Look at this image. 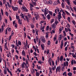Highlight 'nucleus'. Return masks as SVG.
<instances>
[{
	"mask_svg": "<svg viewBox=\"0 0 76 76\" xmlns=\"http://www.w3.org/2000/svg\"><path fill=\"white\" fill-rule=\"evenodd\" d=\"M36 13H37V12H35L34 13V15L35 16V18L36 20H38V19L39 18V15L37 14Z\"/></svg>",
	"mask_w": 76,
	"mask_h": 76,
	"instance_id": "f257e3e1",
	"label": "nucleus"
},
{
	"mask_svg": "<svg viewBox=\"0 0 76 76\" xmlns=\"http://www.w3.org/2000/svg\"><path fill=\"white\" fill-rule=\"evenodd\" d=\"M49 11L48 10V9H47V8H45V10H44V15H45V16H46V15H47V14L48 13V12Z\"/></svg>",
	"mask_w": 76,
	"mask_h": 76,
	"instance_id": "f03ea898",
	"label": "nucleus"
},
{
	"mask_svg": "<svg viewBox=\"0 0 76 76\" xmlns=\"http://www.w3.org/2000/svg\"><path fill=\"white\" fill-rule=\"evenodd\" d=\"M56 73H57L58 72V71L59 72H60V71H61V69H60V66H58L56 69Z\"/></svg>",
	"mask_w": 76,
	"mask_h": 76,
	"instance_id": "7ed1b4c3",
	"label": "nucleus"
},
{
	"mask_svg": "<svg viewBox=\"0 0 76 76\" xmlns=\"http://www.w3.org/2000/svg\"><path fill=\"white\" fill-rule=\"evenodd\" d=\"M58 19H61V12H59L58 13Z\"/></svg>",
	"mask_w": 76,
	"mask_h": 76,
	"instance_id": "20e7f679",
	"label": "nucleus"
},
{
	"mask_svg": "<svg viewBox=\"0 0 76 76\" xmlns=\"http://www.w3.org/2000/svg\"><path fill=\"white\" fill-rule=\"evenodd\" d=\"M12 9L14 11L18 10V8L16 7H14L13 6H12Z\"/></svg>",
	"mask_w": 76,
	"mask_h": 76,
	"instance_id": "39448f33",
	"label": "nucleus"
},
{
	"mask_svg": "<svg viewBox=\"0 0 76 76\" xmlns=\"http://www.w3.org/2000/svg\"><path fill=\"white\" fill-rule=\"evenodd\" d=\"M62 13L63 14H62V16L63 17L64 19H66V13H65V12L63 11V10H62Z\"/></svg>",
	"mask_w": 76,
	"mask_h": 76,
	"instance_id": "423d86ee",
	"label": "nucleus"
},
{
	"mask_svg": "<svg viewBox=\"0 0 76 76\" xmlns=\"http://www.w3.org/2000/svg\"><path fill=\"white\" fill-rule=\"evenodd\" d=\"M41 39V41L42 42H43V43H45V39L44 37H42Z\"/></svg>",
	"mask_w": 76,
	"mask_h": 76,
	"instance_id": "0eeeda50",
	"label": "nucleus"
},
{
	"mask_svg": "<svg viewBox=\"0 0 76 76\" xmlns=\"http://www.w3.org/2000/svg\"><path fill=\"white\" fill-rule=\"evenodd\" d=\"M51 26L53 29H55L56 28V24L53 23L52 25Z\"/></svg>",
	"mask_w": 76,
	"mask_h": 76,
	"instance_id": "6e6552de",
	"label": "nucleus"
},
{
	"mask_svg": "<svg viewBox=\"0 0 76 76\" xmlns=\"http://www.w3.org/2000/svg\"><path fill=\"white\" fill-rule=\"evenodd\" d=\"M46 4H51L53 3V1H48L46 2Z\"/></svg>",
	"mask_w": 76,
	"mask_h": 76,
	"instance_id": "1a4fd4ad",
	"label": "nucleus"
},
{
	"mask_svg": "<svg viewBox=\"0 0 76 76\" xmlns=\"http://www.w3.org/2000/svg\"><path fill=\"white\" fill-rule=\"evenodd\" d=\"M64 44L63 43V40H62L61 42V48L62 49L63 48V46Z\"/></svg>",
	"mask_w": 76,
	"mask_h": 76,
	"instance_id": "9d476101",
	"label": "nucleus"
},
{
	"mask_svg": "<svg viewBox=\"0 0 76 76\" xmlns=\"http://www.w3.org/2000/svg\"><path fill=\"white\" fill-rule=\"evenodd\" d=\"M4 26H1V28H2V30L0 28V32L1 33V32H3V30H4Z\"/></svg>",
	"mask_w": 76,
	"mask_h": 76,
	"instance_id": "9b49d317",
	"label": "nucleus"
},
{
	"mask_svg": "<svg viewBox=\"0 0 76 76\" xmlns=\"http://www.w3.org/2000/svg\"><path fill=\"white\" fill-rule=\"evenodd\" d=\"M22 8L23 9H24L25 11L26 12H28V9H26V7H22Z\"/></svg>",
	"mask_w": 76,
	"mask_h": 76,
	"instance_id": "f8f14e48",
	"label": "nucleus"
},
{
	"mask_svg": "<svg viewBox=\"0 0 76 76\" xmlns=\"http://www.w3.org/2000/svg\"><path fill=\"white\" fill-rule=\"evenodd\" d=\"M47 18L48 19V20H50L51 18V16L50 14H48L47 16Z\"/></svg>",
	"mask_w": 76,
	"mask_h": 76,
	"instance_id": "ddd939ff",
	"label": "nucleus"
},
{
	"mask_svg": "<svg viewBox=\"0 0 76 76\" xmlns=\"http://www.w3.org/2000/svg\"><path fill=\"white\" fill-rule=\"evenodd\" d=\"M41 47L42 50H44V48H45L44 45H42V44L41 45Z\"/></svg>",
	"mask_w": 76,
	"mask_h": 76,
	"instance_id": "4468645a",
	"label": "nucleus"
},
{
	"mask_svg": "<svg viewBox=\"0 0 76 76\" xmlns=\"http://www.w3.org/2000/svg\"><path fill=\"white\" fill-rule=\"evenodd\" d=\"M60 58V61H61V62L62 61H63V56H61V57Z\"/></svg>",
	"mask_w": 76,
	"mask_h": 76,
	"instance_id": "2eb2a0df",
	"label": "nucleus"
},
{
	"mask_svg": "<svg viewBox=\"0 0 76 76\" xmlns=\"http://www.w3.org/2000/svg\"><path fill=\"white\" fill-rule=\"evenodd\" d=\"M22 2H23V1H22V0H20V1H19V4L21 6H22Z\"/></svg>",
	"mask_w": 76,
	"mask_h": 76,
	"instance_id": "dca6fc26",
	"label": "nucleus"
},
{
	"mask_svg": "<svg viewBox=\"0 0 76 76\" xmlns=\"http://www.w3.org/2000/svg\"><path fill=\"white\" fill-rule=\"evenodd\" d=\"M61 5L62 8H64V7H65V4L63 2L62 3Z\"/></svg>",
	"mask_w": 76,
	"mask_h": 76,
	"instance_id": "f3484780",
	"label": "nucleus"
},
{
	"mask_svg": "<svg viewBox=\"0 0 76 76\" xmlns=\"http://www.w3.org/2000/svg\"><path fill=\"white\" fill-rule=\"evenodd\" d=\"M22 54H23V56H25V50H23L22 52Z\"/></svg>",
	"mask_w": 76,
	"mask_h": 76,
	"instance_id": "a211bd4d",
	"label": "nucleus"
},
{
	"mask_svg": "<svg viewBox=\"0 0 76 76\" xmlns=\"http://www.w3.org/2000/svg\"><path fill=\"white\" fill-rule=\"evenodd\" d=\"M49 13L50 15H51V16H53V12L52 11H49Z\"/></svg>",
	"mask_w": 76,
	"mask_h": 76,
	"instance_id": "6ab92c4d",
	"label": "nucleus"
},
{
	"mask_svg": "<svg viewBox=\"0 0 76 76\" xmlns=\"http://www.w3.org/2000/svg\"><path fill=\"white\" fill-rule=\"evenodd\" d=\"M68 76H72V73L70 72H69L68 74H67Z\"/></svg>",
	"mask_w": 76,
	"mask_h": 76,
	"instance_id": "aec40b11",
	"label": "nucleus"
},
{
	"mask_svg": "<svg viewBox=\"0 0 76 76\" xmlns=\"http://www.w3.org/2000/svg\"><path fill=\"white\" fill-rule=\"evenodd\" d=\"M18 23L20 25H21L22 23V21L20 20V19H19L18 20Z\"/></svg>",
	"mask_w": 76,
	"mask_h": 76,
	"instance_id": "412c9836",
	"label": "nucleus"
},
{
	"mask_svg": "<svg viewBox=\"0 0 76 76\" xmlns=\"http://www.w3.org/2000/svg\"><path fill=\"white\" fill-rule=\"evenodd\" d=\"M36 75L37 76H39L40 74L39 72H37L36 73Z\"/></svg>",
	"mask_w": 76,
	"mask_h": 76,
	"instance_id": "4be33fe9",
	"label": "nucleus"
},
{
	"mask_svg": "<svg viewBox=\"0 0 76 76\" xmlns=\"http://www.w3.org/2000/svg\"><path fill=\"white\" fill-rule=\"evenodd\" d=\"M35 6H37V2H34L33 3H32Z\"/></svg>",
	"mask_w": 76,
	"mask_h": 76,
	"instance_id": "5701e85b",
	"label": "nucleus"
},
{
	"mask_svg": "<svg viewBox=\"0 0 76 76\" xmlns=\"http://www.w3.org/2000/svg\"><path fill=\"white\" fill-rule=\"evenodd\" d=\"M35 32L36 35H38V30H36L35 31Z\"/></svg>",
	"mask_w": 76,
	"mask_h": 76,
	"instance_id": "b1692460",
	"label": "nucleus"
},
{
	"mask_svg": "<svg viewBox=\"0 0 76 76\" xmlns=\"http://www.w3.org/2000/svg\"><path fill=\"white\" fill-rule=\"evenodd\" d=\"M20 17H19V16H18V15L16 16V19L17 20H19V19H20L19 18Z\"/></svg>",
	"mask_w": 76,
	"mask_h": 76,
	"instance_id": "393cba45",
	"label": "nucleus"
},
{
	"mask_svg": "<svg viewBox=\"0 0 76 76\" xmlns=\"http://www.w3.org/2000/svg\"><path fill=\"white\" fill-rule=\"evenodd\" d=\"M64 11L66 13V14H67L69 15H70V13H69L67 11L64 10Z\"/></svg>",
	"mask_w": 76,
	"mask_h": 76,
	"instance_id": "a878e982",
	"label": "nucleus"
},
{
	"mask_svg": "<svg viewBox=\"0 0 76 76\" xmlns=\"http://www.w3.org/2000/svg\"><path fill=\"white\" fill-rule=\"evenodd\" d=\"M27 16L29 18H31V15L29 14H28Z\"/></svg>",
	"mask_w": 76,
	"mask_h": 76,
	"instance_id": "bb28decb",
	"label": "nucleus"
},
{
	"mask_svg": "<svg viewBox=\"0 0 76 76\" xmlns=\"http://www.w3.org/2000/svg\"><path fill=\"white\" fill-rule=\"evenodd\" d=\"M50 44H51V42H50V41L49 40L48 41V45H50Z\"/></svg>",
	"mask_w": 76,
	"mask_h": 76,
	"instance_id": "cd10ccee",
	"label": "nucleus"
},
{
	"mask_svg": "<svg viewBox=\"0 0 76 76\" xmlns=\"http://www.w3.org/2000/svg\"><path fill=\"white\" fill-rule=\"evenodd\" d=\"M45 28V26H44L42 28H40V30L41 31L42 30L44 29V28Z\"/></svg>",
	"mask_w": 76,
	"mask_h": 76,
	"instance_id": "c85d7f7f",
	"label": "nucleus"
},
{
	"mask_svg": "<svg viewBox=\"0 0 76 76\" xmlns=\"http://www.w3.org/2000/svg\"><path fill=\"white\" fill-rule=\"evenodd\" d=\"M36 40L37 41V42H38V36H36Z\"/></svg>",
	"mask_w": 76,
	"mask_h": 76,
	"instance_id": "c756f323",
	"label": "nucleus"
},
{
	"mask_svg": "<svg viewBox=\"0 0 76 76\" xmlns=\"http://www.w3.org/2000/svg\"><path fill=\"white\" fill-rule=\"evenodd\" d=\"M4 74H7V71L5 69H4Z\"/></svg>",
	"mask_w": 76,
	"mask_h": 76,
	"instance_id": "7c9ffc66",
	"label": "nucleus"
},
{
	"mask_svg": "<svg viewBox=\"0 0 76 76\" xmlns=\"http://www.w3.org/2000/svg\"><path fill=\"white\" fill-rule=\"evenodd\" d=\"M52 64L53 66H54V61L52 60Z\"/></svg>",
	"mask_w": 76,
	"mask_h": 76,
	"instance_id": "2f4dec72",
	"label": "nucleus"
},
{
	"mask_svg": "<svg viewBox=\"0 0 76 76\" xmlns=\"http://www.w3.org/2000/svg\"><path fill=\"white\" fill-rule=\"evenodd\" d=\"M18 45H21V42L20 41H18Z\"/></svg>",
	"mask_w": 76,
	"mask_h": 76,
	"instance_id": "473e14b6",
	"label": "nucleus"
},
{
	"mask_svg": "<svg viewBox=\"0 0 76 76\" xmlns=\"http://www.w3.org/2000/svg\"><path fill=\"white\" fill-rule=\"evenodd\" d=\"M55 23L56 24V25H57V23H58V21L56 20V21L55 22Z\"/></svg>",
	"mask_w": 76,
	"mask_h": 76,
	"instance_id": "72a5a7b5",
	"label": "nucleus"
},
{
	"mask_svg": "<svg viewBox=\"0 0 76 76\" xmlns=\"http://www.w3.org/2000/svg\"><path fill=\"white\" fill-rule=\"evenodd\" d=\"M70 17H69L68 18L67 20H68L69 22H70Z\"/></svg>",
	"mask_w": 76,
	"mask_h": 76,
	"instance_id": "f704fd0d",
	"label": "nucleus"
},
{
	"mask_svg": "<svg viewBox=\"0 0 76 76\" xmlns=\"http://www.w3.org/2000/svg\"><path fill=\"white\" fill-rule=\"evenodd\" d=\"M30 5L31 6L30 7H34V5L30 3Z\"/></svg>",
	"mask_w": 76,
	"mask_h": 76,
	"instance_id": "c9c22d12",
	"label": "nucleus"
},
{
	"mask_svg": "<svg viewBox=\"0 0 76 76\" xmlns=\"http://www.w3.org/2000/svg\"><path fill=\"white\" fill-rule=\"evenodd\" d=\"M21 67L22 68H23L25 67V65L23 64H22L21 65Z\"/></svg>",
	"mask_w": 76,
	"mask_h": 76,
	"instance_id": "e433bc0d",
	"label": "nucleus"
},
{
	"mask_svg": "<svg viewBox=\"0 0 76 76\" xmlns=\"http://www.w3.org/2000/svg\"><path fill=\"white\" fill-rule=\"evenodd\" d=\"M46 30L47 31H48L49 30V26H48L46 27Z\"/></svg>",
	"mask_w": 76,
	"mask_h": 76,
	"instance_id": "4c0bfd02",
	"label": "nucleus"
},
{
	"mask_svg": "<svg viewBox=\"0 0 76 76\" xmlns=\"http://www.w3.org/2000/svg\"><path fill=\"white\" fill-rule=\"evenodd\" d=\"M63 33H64V36H66V34L65 31H63Z\"/></svg>",
	"mask_w": 76,
	"mask_h": 76,
	"instance_id": "58836bf2",
	"label": "nucleus"
},
{
	"mask_svg": "<svg viewBox=\"0 0 76 76\" xmlns=\"http://www.w3.org/2000/svg\"><path fill=\"white\" fill-rule=\"evenodd\" d=\"M31 28H34V26L33 24H31Z\"/></svg>",
	"mask_w": 76,
	"mask_h": 76,
	"instance_id": "ea45409f",
	"label": "nucleus"
},
{
	"mask_svg": "<svg viewBox=\"0 0 76 76\" xmlns=\"http://www.w3.org/2000/svg\"><path fill=\"white\" fill-rule=\"evenodd\" d=\"M72 57L74 58H76V56L75 54H73V53L72 54Z\"/></svg>",
	"mask_w": 76,
	"mask_h": 76,
	"instance_id": "a19ab883",
	"label": "nucleus"
},
{
	"mask_svg": "<svg viewBox=\"0 0 76 76\" xmlns=\"http://www.w3.org/2000/svg\"><path fill=\"white\" fill-rule=\"evenodd\" d=\"M67 1V3H68V5H70V2H69V1H70L69 0H68Z\"/></svg>",
	"mask_w": 76,
	"mask_h": 76,
	"instance_id": "79ce46f5",
	"label": "nucleus"
},
{
	"mask_svg": "<svg viewBox=\"0 0 76 76\" xmlns=\"http://www.w3.org/2000/svg\"><path fill=\"white\" fill-rule=\"evenodd\" d=\"M73 23L74 24V25H75V24H76V23H75V20H72V21Z\"/></svg>",
	"mask_w": 76,
	"mask_h": 76,
	"instance_id": "37998d69",
	"label": "nucleus"
},
{
	"mask_svg": "<svg viewBox=\"0 0 76 76\" xmlns=\"http://www.w3.org/2000/svg\"><path fill=\"white\" fill-rule=\"evenodd\" d=\"M30 10L31 11L34 10V9L31 7H30Z\"/></svg>",
	"mask_w": 76,
	"mask_h": 76,
	"instance_id": "c03bdc74",
	"label": "nucleus"
},
{
	"mask_svg": "<svg viewBox=\"0 0 76 76\" xmlns=\"http://www.w3.org/2000/svg\"><path fill=\"white\" fill-rule=\"evenodd\" d=\"M73 9L75 10V12H76V6H75L74 7H73Z\"/></svg>",
	"mask_w": 76,
	"mask_h": 76,
	"instance_id": "a18cd8bd",
	"label": "nucleus"
},
{
	"mask_svg": "<svg viewBox=\"0 0 76 76\" xmlns=\"http://www.w3.org/2000/svg\"><path fill=\"white\" fill-rule=\"evenodd\" d=\"M56 39H57V38H56V37L53 38V41L54 42L56 41Z\"/></svg>",
	"mask_w": 76,
	"mask_h": 76,
	"instance_id": "49530a36",
	"label": "nucleus"
},
{
	"mask_svg": "<svg viewBox=\"0 0 76 76\" xmlns=\"http://www.w3.org/2000/svg\"><path fill=\"white\" fill-rule=\"evenodd\" d=\"M73 62H74V61L72 60L71 61V65H73Z\"/></svg>",
	"mask_w": 76,
	"mask_h": 76,
	"instance_id": "de8ad7c7",
	"label": "nucleus"
},
{
	"mask_svg": "<svg viewBox=\"0 0 76 76\" xmlns=\"http://www.w3.org/2000/svg\"><path fill=\"white\" fill-rule=\"evenodd\" d=\"M67 42H66L64 44V47H65L66 46V45H67Z\"/></svg>",
	"mask_w": 76,
	"mask_h": 76,
	"instance_id": "09e8293b",
	"label": "nucleus"
},
{
	"mask_svg": "<svg viewBox=\"0 0 76 76\" xmlns=\"http://www.w3.org/2000/svg\"><path fill=\"white\" fill-rule=\"evenodd\" d=\"M57 60L58 61H60V59L59 57H57Z\"/></svg>",
	"mask_w": 76,
	"mask_h": 76,
	"instance_id": "8fccbe9b",
	"label": "nucleus"
},
{
	"mask_svg": "<svg viewBox=\"0 0 76 76\" xmlns=\"http://www.w3.org/2000/svg\"><path fill=\"white\" fill-rule=\"evenodd\" d=\"M20 16H22V18H24V16L23 15V14H22V15H20Z\"/></svg>",
	"mask_w": 76,
	"mask_h": 76,
	"instance_id": "3c124183",
	"label": "nucleus"
},
{
	"mask_svg": "<svg viewBox=\"0 0 76 76\" xmlns=\"http://www.w3.org/2000/svg\"><path fill=\"white\" fill-rule=\"evenodd\" d=\"M69 34L71 36V37H73V34H72L71 32H69Z\"/></svg>",
	"mask_w": 76,
	"mask_h": 76,
	"instance_id": "603ef678",
	"label": "nucleus"
},
{
	"mask_svg": "<svg viewBox=\"0 0 76 76\" xmlns=\"http://www.w3.org/2000/svg\"><path fill=\"white\" fill-rule=\"evenodd\" d=\"M4 47L6 50H9V49L7 48V46H4Z\"/></svg>",
	"mask_w": 76,
	"mask_h": 76,
	"instance_id": "864d4df0",
	"label": "nucleus"
},
{
	"mask_svg": "<svg viewBox=\"0 0 76 76\" xmlns=\"http://www.w3.org/2000/svg\"><path fill=\"white\" fill-rule=\"evenodd\" d=\"M57 9H56L55 10V13L56 14H57Z\"/></svg>",
	"mask_w": 76,
	"mask_h": 76,
	"instance_id": "5fc2aeb1",
	"label": "nucleus"
},
{
	"mask_svg": "<svg viewBox=\"0 0 76 76\" xmlns=\"http://www.w3.org/2000/svg\"><path fill=\"white\" fill-rule=\"evenodd\" d=\"M0 50H1V52H2V48H1V46H0Z\"/></svg>",
	"mask_w": 76,
	"mask_h": 76,
	"instance_id": "6e6d98bb",
	"label": "nucleus"
},
{
	"mask_svg": "<svg viewBox=\"0 0 76 76\" xmlns=\"http://www.w3.org/2000/svg\"><path fill=\"white\" fill-rule=\"evenodd\" d=\"M41 15L42 16L44 19H45V16H44V14H42Z\"/></svg>",
	"mask_w": 76,
	"mask_h": 76,
	"instance_id": "4d7b16f0",
	"label": "nucleus"
},
{
	"mask_svg": "<svg viewBox=\"0 0 76 76\" xmlns=\"http://www.w3.org/2000/svg\"><path fill=\"white\" fill-rule=\"evenodd\" d=\"M6 15L7 16H8V15H9V13L7 12H6Z\"/></svg>",
	"mask_w": 76,
	"mask_h": 76,
	"instance_id": "13d9d810",
	"label": "nucleus"
},
{
	"mask_svg": "<svg viewBox=\"0 0 76 76\" xmlns=\"http://www.w3.org/2000/svg\"><path fill=\"white\" fill-rule=\"evenodd\" d=\"M34 56H37V53H36V52H34Z\"/></svg>",
	"mask_w": 76,
	"mask_h": 76,
	"instance_id": "bf43d9fd",
	"label": "nucleus"
},
{
	"mask_svg": "<svg viewBox=\"0 0 76 76\" xmlns=\"http://www.w3.org/2000/svg\"><path fill=\"white\" fill-rule=\"evenodd\" d=\"M66 64L67 66H68L69 65V62H68V61H66Z\"/></svg>",
	"mask_w": 76,
	"mask_h": 76,
	"instance_id": "052dcab7",
	"label": "nucleus"
},
{
	"mask_svg": "<svg viewBox=\"0 0 76 76\" xmlns=\"http://www.w3.org/2000/svg\"><path fill=\"white\" fill-rule=\"evenodd\" d=\"M15 56V57L17 59V60H18V56L17 55H16Z\"/></svg>",
	"mask_w": 76,
	"mask_h": 76,
	"instance_id": "680f3d73",
	"label": "nucleus"
},
{
	"mask_svg": "<svg viewBox=\"0 0 76 76\" xmlns=\"http://www.w3.org/2000/svg\"><path fill=\"white\" fill-rule=\"evenodd\" d=\"M5 3H6V1H5V0H3V4H5Z\"/></svg>",
	"mask_w": 76,
	"mask_h": 76,
	"instance_id": "e2e57ef3",
	"label": "nucleus"
},
{
	"mask_svg": "<svg viewBox=\"0 0 76 76\" xmlns=\"http://www.w3.org/2000/svg\"><path fill=\"white\" fill-rule=\"evenodd\" d=\"M67 48H68V47H66L65 48V51H67Z\"/></svg>",
	"mask_w": 76,
	"mask_h": 76,
	"instance_id": "0e129e2a",
	"label": "nucleus"
},
{
	"mask_svg": "<svg viewBox=\"0 0 76 76\" xmlns=\"http://www.w3.org/2000/svg\"><path fill=\"white\" fill-rule=\"evenodd\" d=\"M53 22H54V19H52L51 20V23H52Z\"/></svg>",
	"mask_w": 76,
	"mask_h": 76,
	"instance_id": "69168bd1",
	"label": "nucleus"
},
{
	"mask_svg": "<svg viewBox=\"0 0 76 76\" xmlns=\"http://www.w3.org/2000/svg\"><path fill=\"white\" fill-rule=\"evenodd\" d=\"M65 31L67 32H68V30H67V28H66L65 29Z\"/></svg>",
	"mask_w": 76,
	"mask_h": 76,
	"instance_id": "338daca9",
	"label": "nucleus"
},
{
	"mask_svg": "<svg viewBox=\"0 0 76 76\" xmlns=\"http://www.w3.org/2000/svg\"><path fill=\"white\" fill-rule=\"evenodd\" d=\"M11 46L12 47V48H15V45H12Z\"/></svg>",
	"mask_w": 76,
	"mask_h": 76,
	"instance_id": "774afa93",
	"label": "nucleus"
}]
</instances>
